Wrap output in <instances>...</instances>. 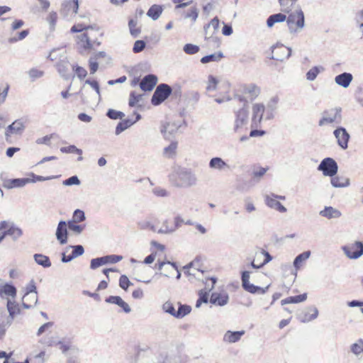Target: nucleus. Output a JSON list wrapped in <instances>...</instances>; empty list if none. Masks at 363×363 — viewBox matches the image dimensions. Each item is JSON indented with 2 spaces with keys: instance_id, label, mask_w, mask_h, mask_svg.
Wrapping results in <instances>:
<instances>
[{
  "instance_id": "f257e3e1",
  "label": "nucleus",
  "mask_w": 363,
  "mask_h": 363,
  "mask_svg": "<svg viewBox=\"0 0 363 363\" xmlns=\"http://www.w3.org/2000/svg\"><path fill=\"white\" fill-rule=\"evenodd\" d=\"M239 101L243 103L242 107L234 111L235 121L233 130L235 133L241 132L247 125L249 119V111L247 101L242 96H237Z\"/></svg>"
},
{
  "instance_id": "f03ea898",
  "label": "nucleus",
  "mask_w": 363,
  "mask_h": 363,
  "mask_svg": "<svg viewBox=\"0 0 363 363\" xmlns=\"http://www.w3.org/2000/svg\"><path fill=\"white\" fill-rule=\"evenodd\" d=\"M289 32L295 34L301 32L305 27V16L299 8L293 12H289L286 18Z\"/></svg>"
},
{
  "instance_id": "7ed1b4c3",
  "label": "nucleus",
  "mask_w": 363,
  "mask_h": 363,
  "mask_svg": "<svg viewBox=\"0 0 363 363\" xmlns=\"http://www.w3.org/2000/svg\"><path fill=\"white\" fill-rule=\"evenodd\" d=\"M177 182L175 185L179 187H190L196 185L197 179L191 169L179 167L175 170Z\"/></svg>"
},
{
  "instance_id": "20e7f679",
  "label": "nucleus",
  "mask_w": 363,
  "mask_h": 363,
  "mask_svg": "<svg viewBox=\"0 0 363 363\" xmlns=\"http://www.w3.org/2000/svg\"><path fill=\"white\" fill-rule=\"evenodd\" d=\"M342 121V108L335 107L325 110L322 113V117L318 121L319 126H324L328 124H340Z\"/></svg>"
},
{
  "instance_id": "39448f33",
  "label": "nucleus",
  "mask_w": 363,
  "mask_h": 363,
  "mask_svg": "<svg viewBox=\"0 0 363 363\" xmlns=\"http://www.w3.org/2000/svg\"><path fill=\"white\" fill-rule=\"evenodd\" d=\"M4 232L0 235V242H1L6 235L12 237L16 240L18 239L23 234L22 230L18 227L16 226L13 223L1 221L0 223V230Z\"/></svg>"
},
{
  "instance_id": "423d86ee",
  "label": "nucleus",
  "mask_w": 363,
  "mask_h": 363,
  "mask_svg": "<svg viewBox=\"0 0 363 363\" xmlns=\"http://www.w3.org/2000/svg\"><path fill=\"white\" fill-rule=\"evenodd\" d=\"M172 93V88L166 84H161L156 88L152 99L151 102L155 106H158L167 99Z\"/></svg>"
},
{
  "instance_id": "0eeeda50",
  "label": "nucleus",
  "mask_w": 363,
  "mask_h": 363,
  "mask_svg": "<svg viewBox=\"0 0 363 363\" xmlns=\"http://www.w3.org/2000/svg\"><path fill=\"white\" fill-rule=\"evenodd\" d=\"M318 170L321 171L325 176L333 177L337 172L338 166L333 158L326 157L320 162Z\"/></svg>"
},
{
  "instance_id": "6e6552de",
  "label": "nucleus",
  "mask_w": 363,
  "mask_h": 363,
  "mask_svg": "<svg viewBox=\"0 0 363 363\" xmlns=\"http://www.w3.org/2000/svg\"><path fill=\"white\" fill-rule=\"evenodd\" d=\"M250 272L249 271H244L242 272L241 276V280H242V286L243 289L251 294H264L266 293L267 290L269 288V286H267L265 288H262L259 286H257L252 284L250 283Z\"/></svg>"
},
{
  "instance_id": "1a4fd4ad",
  "label": "nucleus",
  "mask_w": 363,
  "mask_h": 363,
  "mask_svg": "<svg viewBox=\"0 0 363 363\" xmlns=\"http://www.w3.org/2000/svg\"><path fill=\"white\" fill-rule=\"evenodd\" d=\"M345 255L350 259H357L363 255V243L357 241L351 245L342 247Z\"/></svg>"
},
{
  "instance_id": "9d476101",
  "label": "nucleus",
  "mask_w": 363,
  "mask_h": 363,
  "mask_svg": "<svg viewBox=\"0 0 363 363\" xmlns=\"http://www.w3.org/2000/svg\"><path fill=\"white\" fill-rule=\"evenodd\" d=\"M78 0H65L62 4L60 13L65 18L74 16L78 11Z\"/></svg>"
},
{
  "instance_id": "9b49d317",
  "label": "nucleus",
  "mask_w": 363,
  "mask_h": 363,
  "mask_svg": "<svg viewBox=\"0 0 363 363\" xmlns=\"http://www.w3.org/2000/svg\"><path fill=\"white\" fill-rule=\"evenodd\" d=\"M333 134L337 139L338 145L343 150H346L348 147V142L350 140V134L346 129L343 127L336 128Z\"/></svg>"
},
{
  "instance_id": "f8f14e48",
  "label": "nucleus",
  "mask_w": 363,
  "mask_h": 363,
  "mask_svg": "<svg viewBox=\"0 0 363 363\" xmlns=\"http://www.w3.org/2000/svg\"><path fill=\"white\" fill-rule=\"evenodd\" d=\"M264 106L261 104H255L252 106V128H257L262 119Z\"/></svg>"
},
{
  "instance_id": "ddd939ff",
  "label": "nucleus",
  "mask_w": 363,
  "mask_h": 363,
  "mask_svg": "<svg viewBox=\"0 0 363 363\" xmlns=\"http://www.w3.org/2000/svg\"><path fill=\"white\" fill-rule=\"evenodd\" d=\"M67 223H66L65 221L60 220L58 223L55 235L57 240L61 245H65L67 242Z\"/></svg>"
},
{
  "instance_id": "4468645a",
  "label": "nucleus",
  "mask_w": 363,
  "mask_h": 363,
  "mask_svg": "<svg viewBox=\"0 0 363 363\" xmlns=\"http://www.w3.org/2000/svg\"><path fill=\"white\" fill-rule=\"evenodd\" d=\"M157 82V77L154 74L146 75L140 82V87L144 91H152Z\"/></svg>"
},
{
  "instance_id": "2eb2a0df",
  "label": "nucleus",
  "mask_w": 363,
  "mask_h": 363,
  "mask_svg": "<svg viewBox=\"0 0 363 363\" xmlns=\"http://www.w3.org/2000/svg\"><path fill=\"white\" fill-rule=\"evenodd\" d=\"M318 310L315 306L307 308L299 314V318L303 323H308L317 318Z\"/></svg>"
},
{
  "instance_id": "dca6fc26",
  "label": "nucleus",
  "mask_w": 363,
  "mask_h": 363,
  "mask_svg": "<svg viewBox=\"0 0 363 363\" xmlns=\"http://www.w3.org/2000/svg\"><path fill=\"white\" fill-rule=\"evenodd\" d=\"M105 301L118 306L125 313H129L131 311L129 305L118 296H110L106 298Z\"/></svg>"
},
{
  "instance_id": "f3484780",
  "label": "nucleus",
  "mask_w": 363,
  "mask_h": 363,
  "mask_svg": "<svg viewBox=\"0 0 363 363\" xmlns=\"http://www.w3.org/2000/svg\"><path fill=\"white\" fill-rule=\"evenodd\" d=\"M245 330L231 331L228 330L223 335V341L228 343H235L238 342L245 335Z\"/></svg>"
},
{
  "instance_id": "a211bd4d",
  "label": "nucleus",
  "mask_w": 363,
  "mask_h": 363,
  "mask_svg": "<svg viewBox=\"0 0 363 363\" xmlns=\"http://www.w3.org/2000/svg\"><path fill=\"white\" fill-rule=\"evenodd\" d=\"M77 38H79L78 44L84 50H91L95 45L97 46L100 45L99 42L91 41L86 33H82Z\"/></svg>"
},
{
  "instance_id": "6ab92c4d",
  "label": "nucleus",
  "mask_w": 363,
  "mask_h": 363,
  "mask_svg": "<svg viewBox=\"0 0 363 363\" xmlns=\"http://www.w3.org/2000/svg\"><path fill=\"white\" fill-rule=\"evenodd\" d=\"M352 79L353 76L349 72H343L335 77V83L343 88H347L351 84Z\"/></svg>"
},
{
  "instance_id": "aec40b11",
  "label": "nucleus",
  "mask_w": 363,
  "mask_h": 363,
  "mask_svg": "<svg viewBox=\"0 0 363 363\" xmlns=\"http://www.w3.org/2000/svg\"><path fill=\"white\" fill-rule=\"evenodd\" d=\"M229 296L227 293H213L211 294L210 302L213 304L223 306L228 302Z\"/></svg>"
},
{
  "instance_id": "412c9836",
  "label": "nucleus",
  "mask_w": 363,
  "mask_h": 363,
  "mask_svg": "<svg viewBox=\"0 0 363 363\" xmlns=\"http://www.w3.org/2000/svg\"><path fill=\"white\" fill-rule=\"evenodd\" d=\"M265 203L271 208H274L281 213L286 212V208L277 200L272 198L269 195H266L264 197Z\"/></svg>"
},
{
  "instance_id": "4be33fe9",
  "label": "nucleus",
  "mask_w": 363,
  "mask_h": 363,
  "mask_svg": "<svg viewBox=\"0 0 363 363\" xmlns=\"http://www.w3.org/2000/svg\"><path fill=\"white\" fill-rule=\"evenodd\" d=\"M16 292L17 291L16 287L12 284H5L0 286V296L1 298H7L9 296L15 298Z\"/></svg>"
},
{
  "instance_id": "5701e85b",
  "label": "nucleus",
  "mask_w": 363,
  "mask_h": 363,
  "mask_svg": "<svg viewBox=\"0 0 363 363\" xmlns=\"http://www.w3.org/2000/svg\"><path fill=\"white\" fill-rule=\"evenodd\" d=\"M158 363H174V356L172 352L161 350L157 357Z\"/></svg>"
},
{
  "instance_id": "b1692460",
  "label": "nucleus",
  "mask_w": 363,
  "mask_h": 363,
  "mask_svg": "<svg viewBox=\"0 0 363 363\" xmlns=\"http://www.w3.org/2000/svg\"><path fill=\"white\" fill-rule=\"evenodd\" d=\"M209 167L212 169H217L219 171L229 169V165L221 158L218 157H213L209 161Z\"/></svg>"
},
{
  "instance_id": "393cba45",
  "label": "nucleus",
  "mask_w": 363,
  "mask_h": 363,
  "mask_svg": "<svg viewBox=\"0 0 363 363\" xmlns=\"http://www.w3.org/2000/svg\"><path fill=\"white\" fill-rule=\"evenodd\" d=\"M319 214L328 219L338 218L342 216L341 212L332 206H325L323 210L320 211Z\"/></svg>"
},
{
  "instance_id": "a878e982",
  "label": "nucleus",
  "mask_w": 363,
  "mask_h": 363,
  "mask_svg": "<svg viewBox=\"0 0 363 363\" xmlns=\"http://www.w3.org/2000/svg\"><path fill=\"white\" fill-rule=\"evenodd\" d=\"M56 67L62 77L65 79H68L69 78V62L67 60H66L65 57L57 62Z\"/></svg>"
},
{
  "instance_id": "bb28decb",
  "label": "nucleus",
  "mask_w": 363,
  "mask_h": 363,
  "mask_svg": "<svg viewBox=\"0 0 363 363\" xmlns=\"http://www.w3.org/2000/svg\"><path fill=\"white\" fill-rule=\"evenodd\" d=\"M174 226L173 228L167 227L165 230L160 229L157 233L160 234H171L179 228L182 224H184V220L180 216H177L174 218Z\"/></svg>"
},
{
  "instance_id": "cd10ccee",
  "label": "nucleus",
  "mask_w": 363,
  "mask_h": 363,
  "mask_svg": "<svg viewBox=\"0 0 363 363\" xmlns=\"http://www.w3.org/2000/svg\"><path fill=\"white\" fill-rule=\"evenodd\" d=\"M287 16L282 13H278L269 16L267 20V25L268 27H272L277 23H281L284 21H286Z\"/></svg>"
},
{
  "instance_id": "c85d7f7f",
  "label": "nucleus",
  "mask_w": 363,
  "mask_h": 363,
  "mask_svg": "<svg viewBox=\"0 0 363 363\" xmlns=\"http://www.w3.org/2000/svg\"><path fill=\"white\" fill-rule=\"evenodd\" d=\"M163 11V8L160 5H152L147 12V16L151 18L153 21L157 20Z\"/></svg>"
},
{
  "instance_id": "c756f323",
  "label": "nucleus",
  "mask_w": 363,
  "mask_h": 363,
  "mask_svg": "<svg viewBox=\"0 0 363 363\" xmlns=\"http://www.w3.org/2000/svg\"><path fill=\"white\" fill-rule=\"evenodd\" d=\"M30 182L31 179L28 178L12 179L7 181V186L8 188L23 187Z\"/></svg>"
},
{
  "instance_id": "7c9ffc66",
  "label": "nucleus",
  "mask_w": 363,
  "mask_h": 363,
  "mask_svg": "<svg viewBox=\"0 0 363 363\" xmlns=\"http://www.w3.org/2000/svg\"><path fill=\"white\" fill-rule=\"evenodd\" d=\"M24 128L23 123L21 120H16L8 127L6 135H8V133L21 134Z\"/></svg>"
},
{
  "instance_id": "2f4dec72",
  "label": "nucleus",
  "mask_w": 363,
  "mask_h": 363,
  "mask_svg": "<svg viewBox=\"0 0 363 363\" xmlns=\"http://www.w3.org/2000/svg\"><path fill=\"white\" fill-rule=\"evenodd\" d=\"M307 298V294L304 293L300 295L294 296H290L286 298L282 299L281 301V303L282 306H284L286 304L289 303H298L301 302H303Z\"/></svg>"
},
{
  "instance_id": "473e14b6",
  "label": "nucleus",
  "mask_w": 363,
  "mask_h": 363,
  "mask_svg": "<svg viewBox=\"0 0 363 363\" xmlns=\"http://www.w3.org/2000/svg\"><path fill=\"white\" fill-rule=\"evenodd\" d=\"M179 125H177L174 123H167L166 125H163L161 132L163 133L164 137L165 138H169V137L174 134Z\"/></svg>"
},
{
  "instance_id": "72a5a7b5",
  "label": "nucleus",
  "mask_w": 363,
  "mask_h": 363,
  "mask_svg": "<svg viewBox=\"0 0 363 363\" xmlns=\"http://www.w3.org/2000/svg\"><path fill=\"white\" fill-rule=\"evenodd\" d=\"M38 302L37 294H31L29 295H24L23 298V306L24 308H30L33 305Z\"/></svg>"
},
{
  "instance_id": "f704fd0d",
  "label": "nucleus",
  "mask_w": 363,
  "mask_h": 363,
  "mask_svg": "<svg viewBox=\"0 0 363 363\" xmlns=\"http://www.w3.org/2000/svg\"><path fill=\"white\" fill-rule=\"evenodd\" d=\"M33 257L38 264L45 268L50 267L52 264L50 258L43 254H35Z\"/></svg>"
},
{
  "instance_id": "c9c22d12",
  "label": "nucleus",
  "mask_w": 363,
  "mask_h": 363,
  "mask_svg": "<svg viewBox=\"0 0 363 363\" xmlns=\"http://www.w3.org/2000/svg\"><path fill=\"white\" fill-rule=\"evenodd\" d=\"M7 309L9 313L10 319L7 320L12 322L13 317L15 315L18 314L20 313V308L18 305L15 301H11V300H8L7 301Z\"/></svg>"
},
{
  "instance_id": "e433bc0d",
  "label": "nucleus",
  "mask_w": 363,
  "mask_h": 363,
  "mask_svg": "<svg viewBox=\"0 0 363 363\" xmlns=\"http://www.w3.org/2000/svg\"><path fill=\"white\" fill-rule=\"evenodd\" d=\"M331 184L336 188L345 187L349 185V179L343 177H331Z\"/></svg>"
},
{
  "instance_id": "4c0bfd02",
  "label": "nucleus",
  "mask_w": 363,
  "mask_h": 363,
  "mask_svg": "<svg viewBox=\"0 0 363 363\" xmlns=\"http://www.w3.org/2000/svg\"><path fill=\"white\" fill-rule=\"evenodd\" d=\"M135 123V121H131L130 119L123 120L118 123L116 128L115 133L116 135H120L122 132L125 130L127 128L130 127L133 124Z\"/></svg>"
},
{
  "instance_id": "58836bf2",
  "label": "nucleus",
  "mask_w": 363,
  "mask_h": 363,
  "mask_svg": "<svg viewBox=\"0 0 363 363\" xmlns=\"http://www.w3.org/2000/svg\"><path fill=\"white\" fill-rule=\"evenodd\" d=\"M323 71H324V68L322 66L313 67L307 72L306 79L311 82L314 81L318 74Z\"/></svg>"
},
{
  "instance_id": "ea45409f",
  "label": "nucleus",
  "mask_w": 363,
  "mask_h": 363,
  "mask_svg": "<svg viewBox=\"0 0 363 363\" xmlns=\"http://www.w3.org/2000/svg\"><path fill=\"white\" fill-rule=\"evenodd\" d=\"M223 57V55L221 52L213 53L211 55H208L206 56L203 57L201 59V62L202 64H206L211 62H218L220 61Z\"/></svg>"
},
{
  "instance_id": "a19ab883",
  "label": "nucleus",
  "mask_w": 363,
  "mask_h": 363,
  "mask_svg": "<svg viewBox=\"0 0 363 363\" xmlns=\"http://www.w3.org/2000/svg\"><path fill=\"white\" fill-rule=\"evenodd\" d=\"M177 148V142L172 141L169 146L164 148L163 155L164 157L171 158L176 155Z\"/></svg>"
},
{
  "instance_id": "79ce46f5",
  "label": "nucleus",
  "mask_w": 363,
  "mask_h": 363,
  "mask_svg": "<svg viewBox=\"0 0 363 363\" xmlns=\"http://www.w3.org/2000/svg\"><path fill=\"white\" fill-rule=\"evenodd\" d=\"M297 0H279L281 11L284 13H289L291 11L292 7Z\"/></svg>"
},
{
  "instance_id": "37998d69",
  "label": "nucleus",
  "mask_w": 363,
  "mask_h": 363,
  "mask_svg": "<svg viewBox=\"0 0 363 363\" xmlns=\"http://www.w3.org/2000/svg\"><path fill=\"white\" fill-rule=\"evenodd\" d=\"M199 265L198 262H191L188 265L184 267V273L188 274L189 275H192L194 277H196V272H200L199 269L197 268Z\"/></svg>"
},
{
  "instance_id": "c03bdc74",
  "label": "nucleus",
  "mask_w": 363,
  "mask_h": 363,
  "mask_svg": "<svg viewBox=\"0 0 363 363\" xmlns=\"http://www.w3.org/2000/svg\"><path fill=\"white\" fill-rule=\"evenodd\" d=\"M60 151L63 153H76L79 155H82V150L81 149L77 148L75 145H72L67 147H62L60 148ZM83 157L82 156H79L78 157V160L81 161L82 160Z\"/></svg>"
},
{
  "instance_id": "a18cd8bd",
  "label": "nucleus",
  "mask_w": 363,
  "mask_h": 363,
  "mask_svg": "<svg viewBox=\"0 0 363 363\" xmlns=\"http://www.w3.org/2000/svg\"><path fill=\"white\" fill-rule=\"evenodd\" d=\"M311 255L310 251H306L300 255H298L294 261V267L298 269L300 268L301 263L303 261H306L307 259L309 258Z\"/></svg>"
},
{
  "instance_id": "49530a36",
  "label": "nucleus",
  "mask_w": 363,
  "mask_h": 363,
  "mask_svg": "<svg viewBox=\"0 0 363 363\" xmlns=\"http://www.w3.org/2000/svg\"><path fill=\"white\" fill-rule=\"evenodd\" d=\"M199 16V9L196 6L191 7L188 11H186L184 18L185 19H191L192 23H195Z\"/></svg>"
},
{
  "instance_id": "de8ad7c7",
  "label": "nucleus",
  "mask_w": 363,
  "mask_h": 363,
  "mask_svg": "<svg viewBox=\"0 0 363 363\" xmlns=\"http://www.w3.org/2000/svg\"><path fill=\"white\" fill-rule=\"evenodd\" d=\"M179 306L178 310L177 311V318H182L184 317L185 315L190 313L191 311V306L188 305H182L181 303H179Z\"/></svg>"
},
{
  "instance_id": "09e8293b",
  "label": "nucleus",
  "mask_w": 363,
  "mask_h": 363,
  "mask_svg": "<svg viewBox=\"0 0 363 363\" xmlns=\"http://www.w3.org/2000/svg\"><path fill=\"white\" fill-rule=\"evenodd\" d=\"M137 24V21L134 19H130L128 22L130 33L135 38L138 37V35L140 33V29L136 27Z\"/></svg>"
},
{
  "instance_id": "8fccbe9b",
  "label": "nucleus",
  "mask_w": 363,
  "mask_h": 363,
  "mask_svg": "<svg viewBox=\"0 0 363 363\" xmlns=\"http://www.w3.org/2000/svg\"><path fill=\"white\" fill-rule=\"evenodd\" d=\"M183 50L187 55H194L200 50V48L196 45L187 43L184 45Z\"/></svg>"
},
{
  "instance_id": "3c124183",
  "label": "nucleus",
  "mask_w": 363,
  "mask_h": 363,
  "mask_svg": "<svg viewBox=\"0 0 363 363\" xmlns=\"http://www.w3.org/2000/svg\"><path fill=\"white\" fill-rule=\"evenodd\" d=\"M68 228L77 235H79L84 230V225H77V223L69 222L67 223Z\"/></svg>"
},
{
  "instance_id": "603ef678",
  "label": "nucleus",
  "mask_w": 363,
  "mask_h": 363,
  "mask_svg": "<svg viewBox=\"0 0 363 363\" xmlns=\"http://www.w3.org/2000/svg\"><path fill=\"white\" fill-rule=\"evenodd\" d=\"M267 170L268 168L265 167H258L257 169H253V179L256 180V182H258L260 180V179L266 174Z\"/></svg>"
},
{
  "instance_id": "864d4df0",
  "label": "nucleus",
  "mask_w": 363,
  "mask_h": 363,
  "mask_svg": "<svg viewBox=\"0 0 363 363\" xmlns=\"http://www.w3.org/2000/svg\"><path fill=\"white\" fill-rule=\"evenodd\" d=\"M104 264H115L117 263L123 259V256L121 255H106L104 256Z\"/></svg>"
},
{
  "instance_id": "5fc2aeb1",
  "label": "nucleus",
  "mask_w": 363,
  "mask_h": 363,
  "mask_svg": "<svg viewBox=\"0 0 363 363\" xmlns=\"http://www.w3.org/2000/svg\"><path fill=\"white\" fill-rule=\"evenodd\" d=\"M85 214L84 212L82 210L77 209L74 211L72 220H69V222H74V223H80L85 220Z\"/></svg>"
},
{
  "instance_id": "6e6d98bb",
  "label": "nucleus",
  "mask_w": 363,
  "mask_h": 363,
  "mask_svg": "<svg viewBox=\"0 0 363 363\" xmlns=\"http://www.w3.org/2000/svg\"><path fill=\"white\" fill-rule=\"evenodd\" d=\"M218 80L213 75H209L208 78L206 90L208 91H215L217 89Z\"/></svg>"
},
{
  "instance_id": "4d7b16f0",
  "label": "nucleus",
  "mask_w": 363,
  "mask_h": 363,
  "mask_svg": "<svg viewBox=\"0 0 363 363\" xmlns=\"http://www.w3.org/2000/svg\"><path fill=\"white\" fill-rule=\"evenodd\" d=\"M69 249H72L73 254L75 255L77 257L82 255L84 252V248L81 245H69L65 248L66 252H68Z\"/></svg>"
},
{
  "instance_id": "13d9d810",
  "label": "nucleus",
  "mask_w": 363,
  "mask_h": 363,
  "mask_svg": "<svg viewBox=\"0 0 363 363\" xmlns=\"http://www.w3.org/2000/svg\"><path fill=\"white\" fill-rule=\"evenodd\" d=\"M106 116L111 119L116 120L122 119L125 116V114L121 111L110 108L108 110Z\"/></svg>"
},
{
  "instance_id": "bf43d9fd",
  "label": "nucleus",
  "mask_w": 363,
  "mask_h": 363,
  "mask_svg": "<svg viewBox=\"0 0 363 363\" xmlns=\"http://www.w3.org/2000/svg\"><path fill=\"white\" fill-rule=\"evenodd\" d=\"M162 310L171 315L174 316V318L177 317V311L175 310L173 304L169 301H166L162 305Z\"/></svg>"
},
{
  "instance_id": "052dcab7",
  "label": "nucleus",
  "mask_w": 363,
  "mask_h": 363,
  "mask_svg": "<svg viewBox=\"0 0 363 363\" xmlns=\"http://www.w3.org/2000/svg\"><path fill=\"white\" fill-rule=\"evenodd\" d=\"M28 75L31 81H35L37 79L42 77L44 75V72L36 68H32L28 71Z\"/></svg>"
},
{
  "instance_id": "680f3d73",
  "label": "nucleus",
  "mask_w": 363,
  "mask_h": 363,
  "mask_svg": "<svg viewBox=\"0 0 363 363\" xmlns=\"http://www.w3.org/2000/svg\"><path fill=\"white\" fill-rule=\"evenodd\" d=\"M351 351L356 355L363 353V340H359L357 342L352 344Z\"/></svg>"
},
{
  "instance_id": "e2e57ef3",
  "label": "nucleus",
  "mask_w": 363,
  "mask_h": 363,
  "mask_svg": "<svg viewBox=\"0 0 363 363\" xmlns=\"http://www.w3.org/2000/svg\"><path fill=\"white\" fill-rule=\"evenodd\" d=\"M133 285V284L130 281L129 279L126 275H121L119 279V286L121 288L127 291L128 287Z\"/></svg>"
},
{
  "instance_id": "0e129e2a",
  "label": "nucleus",
  "mask_w": 363,
  "mask_h": 363,
  "mask_svg": "<svg viewBox=\"0 0 363 363\" xmlns=\"http://www.w3.org/2000/svg\"><path fill=\"white\" fill-rule=\"evenodd\" d=\"M11 325V322L0 318V340L4 337L6 334V328Z\"/></svg>"
},
{
  "instance_id": "69168bd1",
  "label": "nucleus",
  "mask_w": 363,
  "mask_h": 363,
  "mask_svg": "<svg viewBox=\"0 0 363 363\" xmlns=\"http://www.w3.org/2000/svg\"><path fill=\"white\" fill-rule=\"evenodd\" d=\"M80 183L77 176H72L62 182V184L65 186L79 185Z\"/></svg>"
},
{
  "instance_id": "338daca9",
  "label": "nucleus",
  "mask_w": 363,
  "mask_h": 363,
  "mask_svg": "<svg viewBox=\"0 0 363 363\" xmlns=\"http://www.w3.org/2000/svg\"><path fill=\"white\" fill-rule=\"evenodd\" d=\"M102 265H104L103 257L94 258L91 260L90 268L91 269H96Z\"/></svg>"
},
{
  "instance_id": "774afa93",
  "label": "nucleus",
  "mask_w": 363,
  "mask_h": 363,
  "mask_svg": "<svg viewBox=\"0 0 363 363\" xmlns=\"http://www.w3.org/2000/svg\"><path fill=\"white\" fill-rule=\"evenodd\" d=\"M145 42L141 40H136L134 43L133 51L135 53H138L143 51L145 48Z\"/></svg>"
}]
</instances>
